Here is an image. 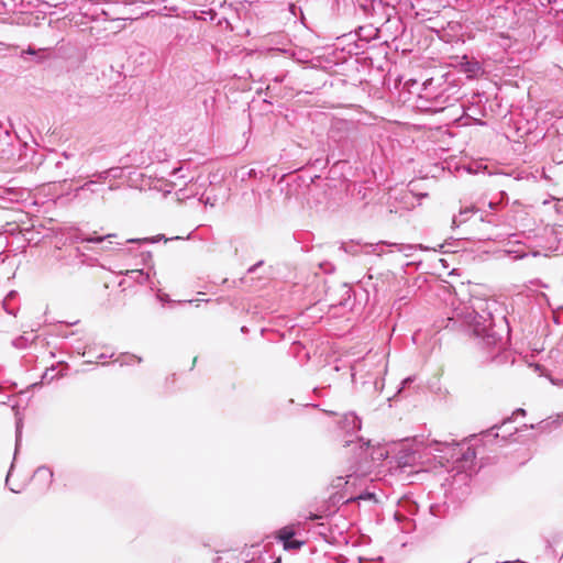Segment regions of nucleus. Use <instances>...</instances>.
<instances>
[{"instance_id": "nucleus-54", "label": "nucleus", "mask_w": 563, "mask_h": 563, "mask_svg": "<svg viewBox=\"0 0 563 563\" xmlns=\"http://www.w3.org/2000/svg\"><path fill=\"white\" fill-rule=\"evenodd\" d=\"M438 452H444V449H435Z\"/></svg>"}, {"instance_id": "nucleus-1", "label": "nucleus", "mask_w": 563, "mask_h": 563, "mask_svg": "<svg viewBox=\"0 0 563 563\" xmlns=\"http://www.w3.org/2000/svg\"><path fill=\"white\" fill-rule=\"evenodd\" d=\"M497 306L496 301L484 302L477 309L467 312L466 319L473 334L488 352L486 360L503 363L507 358L505 335L509 333V324Z\"/></svg>"}, {"instance_id": "nucleus-23", "label": "nucleus", "mask_w": 563, "mask_h": 563, "mask_svg": "<svg viewBox=\"0 0 563 563\" xmlns=\"http://www.w3.org/2000/svg\"><path fill=\"white\" fill-rule=\"evenodd\" d=\"M32 341L33 339L31 340L25 335H20L12 341V345L16 349L23 350L26 349Z\"/></svg>"}, {"instance_id": "nucleus-46", "label": "nucleus", "mask_w": 563, "mask_h": 563, "mask_svg": "<svg viewBox=\"0 0 563 563\" xmlns=\"http://www.w3.org/2000/svg\"><path fill=\"white\" fill-rule=\"evenodd\" d=\"M114 189H117V186H114V185L109 186V190H114Z\"/></svg>"}, {"instance_id": "nucleus-11", "label": "nucleus", "mask_w": 563, "mask_h": 563, "mask_svg": "<svg viewBox=\"0 0 563 563\" xmlns=\"http://www.w3.org/2000/svg\"><path fill=\"white\" fill-rule=\"evenodd\" d=\"M374 362H376L375 365H369L365 367L363 375L365 376V379H369L371 376H375L376 379H384V375L387 372V363L384 361L383 356H379L377 354L369 356Z\"/></svg>"}, {"instance_id": "nucleus-4", "label": "nucleus", "mask_w": 563, "mask_h": 563, "mask_svg": "<svg viewBox=\"0 0 563 563\" xmlns=\"http://www.w3.org/2000/svg\"><path fill=\"white\" fill-rule=\"evenodd\" d=\"M358 477L354 474L339 476L332 481V488L335 489L331 498L334 503L349 504L356 500H371L375 498L374 493L361 492L354 493L353 488Z\"/></svg>"}, {"instance_id": "nucleus-14", "label": "nucleus", "mask_w": 563, "mask_h": 563, "mask_svg": "<svg viewBox=\"0 0 563 563\" xmlns=\"http://www.w3.org/2000/svg\"><path fill=\"white\" fill-rule=\"evenodd\" d=\"M338 290H339L340 296H341L339 300L332 299V295L328 294V297L331 300L330 306H332V307H336V306L350 307V306H352V288L349 287L346 284H341L339 286Z\"/></svg>"}, {"instance_id": "nucleus-32", "label": "nucleus", "mask_w": 563, "mask_h": 563, "mask_svg": "<svg viewBox=\"0 0 563 563\" xmlns=\"http://www.w3.org/2000/svg\"><path fill=\"white\" fill-rule=\"evenodd\" d=\"M100 13L104 16V20H111V21H114V20H118L119 18L117 16H112L110 14L109 11L104 10V9H101Z\"/></svg>"}, {"instance_id": "nucleus-18", "label": "nucleus", "mask_w": 563, "mask_h": 563, "mask_svg": "<svg viewBox=\"0 0 563 563\" xmlns=\"http://www.w3.org/2000/svg\"><path fill=\"white\" fill-rule=\"evenodd\" d=\"M433 100H434V109L442 110L448 106H452L457 100V98L451 97L450 95H445V92L442 91V92L438 93L437 96H434Z\"/></svg>"}, {"instance_id": "nucleus-26", "label": "nucleus", "mask_w": 563, "mask_h": 563, "mask_svg": "<svg viewBox=\"0 0 563 563\" xmlns=\"http://www.w3.org/2000/svg\"><path fill=\"white\" fill-rule=\"evenodd\" d=\"M54 371H55V367H54V366H53V367H51V368H47V369L44 372V374L42 375V379H41V382H40V383H34V384H32V387H33V388H34V387H37V386H38V385H41L44 380H47V382L53 380V379L55 378V376H54V375H51V376H49V372H54Z\"/></svg>"}, {"instance_id": "nucleus-31", "label": "nucleus", "mask_w": 563, "mask_h": 563, "mask_svg": "<svg viewBox=\"0 0 563 563\" xmlns=\"http://www.w3.org/2000/svg\"><path fill=\"white\" fill-rule=\"evenodd\" d=\"M496 429H497V427L495 426V427L490 428L489 430H487L485 433V437H487V438L493 437V438L497 439L499 437V433L495 432Z\"/></svg>"}, {"instance_id": "nucleus-53", "label": "nucleus", "mask_w": 563, "mask_h": 563, "mask_svg": "<svg viewBox=\"0 0 563 563\" xmlns=\"http://www.w3.org/2000/svg\"><path fill=\"white\" fill-rule=\"evenodd\" d=\"M351 442H353V441L352 440H346L345 444L349 445Z\"/></svg>"}, {"instance_id": "nucleus-36", "label": "nucleus", "mask_w": 563, "mask_h": 563, "mask_svg": "<svg viewBox=\"0 0 563 563\" xmlns=\"http://www.w3.org/2000/svg\"><path fill=\"white\" fill-rule=\"evenodd\" d=\"M13 466H14V462H12L11 467H10V470H9L8 474H7V478H5V485H7V486L9 485V479H10L11 472H12V470H13Z\"/></svg>"}, {"instance_id": "nucleus-48", "label": "nucleus", "mask_w": 563, "mask_h": 563, "mask_svg": "<svg viewBox=\"0 0 563 563\" xmlns=\"http://www.w3.org/2000/svg\"><path fill=\"white\" fill-rule=\"evenodd\" d=\"M508 422H510V419L505 420V421L503 422L501 427H505Z\"/></svg>"}, {"instance_id": "nucleus-8", "label": "nucleus", "mask_w": 563, "mask_h": 563, "mask_svg": "<svg viewBox=\"0 0 563 563\" xmlns=\"http://www.w3.org/2000/svg\"><path fill=\"white\" fill-rule=\"evenodd\" d=\"M417 459V453L411 448L402 445L398 452L390 457L388 462L389 468L405 471L406 467L413 466Z\"/></svg>"}, {"instance_id": "nucleus-41", "label": "nucleus", "mask_w": 563, "mask_h": 563, "mask_svg": "<svg viewBox=\"0 0 563 563\" xmlns=\"http://www.w3.org/2000/svg\"><path fill=\"white\" fill-rule=\"evenodd\" d=\"M164 10H170L173 12H176L177 8H175V7H173V8L164 7Z\"/></svg>"}, {"instance_id": "nucleus-16", "label": "nucleus", "mask_w": 563, "mask_h": 563, "mask_svg": "<svg viewBox=\"0 0 563 563\" xmlns=\"http://www.w3.org/2000/svg\"><path fill=\"white\" fill-rule=\"evenodd\" d=\"M87 180L76 187L74 189V196L80 198L84 194L90 192L91 195L98 194L100 189L98 188L97 181L91 177V179L86 178Z\"/></svg>"}, {"instance_id": "nucleus-13", "label": "nucleus", "mask_w": 563, "mask_h": 563, "mask_svg": "<svg viewBox=\"0 0 563 563\" xmlns=\"http://www.w3.org/2000/svg\"><path fill=\"white\" fill-rule=\"evenodd\" d=\"M563 421V412L558 413L554 418L549 417L541 420L537 424H530V429H538L540 432H550L560 427Z\"/></svg>"}, {"instance_id": "nucleus-52", "label": "nucleus", "mask_w": 563, "mask_h": 563, "mask_svg": "<svg viewBox=\"0 0 563 563\" xmlns=\"http://www.w3.org/2000/svg\"><path fill=\"white\" fill-rule=\"evenodd\" d=\"M4 134H5L7 136H9V135H10L9 130H4Z\"/></svg>"}, {"instance_id": "nucleus-19", "label": "nucleus", "mask_w": 563, "mask_h": 563, "mask_svg": "<svg viewBox=\"0 0 563 563\" xmlns=\"http://www.w3.org/2000/svg\"><path fill=\"white\" fill-rule=\"evenodd\" d=\"M125 276L140 285H144L150 280V273L143 269H129L125 272Z\"/></svg>"}, {"instance_id": "nucleus-28", "label": "nucleus", "mask_w": 563, "mask_h": 563, "mask_svg": "<svg viewBox=\"0 0 563 563\" xmlns=\"http://www.w3.org/2000/svg\"><path fill=\"white\" fill-rule=\"evenodd\" d=\"M108 173L110 179H118L122 176L123 170L121 167H111L108 168Z\"/></svg>"}, {"instance_id": "nucleus-38", "label": "nucleus", "mask_w": 563, "mask_h": 563, "mask_svg": "<svg viewBox=\"0 0 563 563\" xmlns=\"http://www.w3.org/2000/svg\"><path fill=\"white\" fill-rule=\"evenodd\" d=\"M321 517L319 515H314V514H310V516L307 518L309 520H317V519H320Z\"/></svg>"}, {"instance_id": "nucleus-20", "label": "nucleus", "mask_w": 563, "mask_h": 563, "mask_svg": "<svg viewBox=\"0 0 563 563\" xmlns=\"http://www.w3.org/2000/svg\"><path fill=\"white\" fill-rule=\"evenodd\" d=\"M34 476L42 479L46 486L51 485L53 481V471L48 466H40L34 472Z\"/></svg>"}, {"instance_id": "nucleus-12", "label": "nucleus", "mask_w": 563, "mask_h": 563, "mask_svg": "<svg viewBox=\"0 0 563 563\" xmlns=\"http://www.w3.org/2000/svg\"><path fill=\"white\" fill-rule=\"evenodd\" d=\"M340 427L345 433L353 434L361 430L362 421L354 412H349L343 416Z\"/></svg>"}, {"instance_id": "nucleus-47", "label": "nucleus", "mask_w": 563, "mask_h": 563, "mask_svg": "<svg viewBox=\"0 0 563 563\" xmlns=\"http://www.w3.org/2000/svg\"><path fill=\"white\" fill-rule=\"evenodd\" d=\"M495 206H496V203H494V202H489V208H490V209H495Z\"/></svg>"}, {"instance_id": "nucleus-43", "label": "nucleus", "mask_w": 563, "mask_h": 563, "mask_svg": "<svg viewBox=\"0 0 563 563\" xmlns=\"http://www.w3.org/2000/svg\"><path fill=\"white\" fill-rule=\"evenodd\" d=\"M363 445H365V446H366V452H367V451L369 450V441H367V442H363Z\"/></svg>"}, {"instance_id": "nucleus-6", "label": "nucleus", "mask_w": 563, "mask_h": 563, "mask_svg": "<svg viewBox=\"0 0 563 563\" xmlns=\"http://www.w3.org/2000/svg\"><path fill=\"white\" fill-rule=\"evenodd\" d=\"M443 445L444 449L450 451V459L459 464L460 468L470 467L476 459V452L473 448L467 446L464 449L460 443H439Z\"/></svg>"}, {"instance_id": "nucleus-49", "label": "nucleus", "mask_w": 563, "mask_h": 563, "mask_svg": "<svg viewBox=\"0 0 563 563\" xmlns=\"http://www.w3.org/2000/svg\"><path fill=\"white\" fill-rule=\"evenodd\" d=\"M272 563H282V559H280V558H278V559H276V560H275L274 562H272Z\"/></svg>"}, {"instance_id": "nucleus-7", "label": "nucleus", "mask_w": 563, "mask_h": 563, "mask_svg": "<svg viewBox=\"0 0 563 563\" xmlns=\"http://www.w3.org/2000/svg\"><path fill=\"white\" fill-rule=\"evenodd\" d=\"M385 246L396 247L397 251L402 253L406 257L411 256L413 254V251L417 250V247L422 249L421 245L388 243L386 241H379L377 243H366L363 245V249L364 253L366 254L373 253L380 256L384 253Z\"/></svg>"}, {"instance_id": "nucleus-10", "label": "nucleus", "mask_w": 563, "mask_h": 563, "mask_svg": "<svg viewBox=\"0 0 563 563\" xmlns=\"http://www.w3.org/2000/svg\"><path fill=\"white\" fill-rule=\"evenodd\" d=\"M367 279L373 280L372 287L374 288L375 292L378 294L388 291L391 284L396 280V276L393 272L386 271L377 273L376 275L368 273Z\"/></svg>"}, {"instance_id": "nucleus-34", "label": "nucleus", "mask_w": 563, "mask_h": 563, "mask_svg": "<svg viewBox=\"0 0 563 563\" xmlns=\"http://www.w3.org/2000/svg\"><path fill=\"white\" fill-rule=\"evenodd\" d=\"M157 298H158V300H159V301H162V302H169V297H168V295H167V294H158V295H157Z\"/></svg>"}, {"instance_id": "nucleus-21", "label": "nucleus", "mask_w": 563, "mask_h": 563, "mask_svg": "<svg viewBox=\"0 0 563 563\" xmlns=\"http://www.w3.org/2000/svg\"><path fill=\"white\" fill-rule=\"evenodd\" d=\"M369 456L373 461H385L390 460L389 452L385 446L373 448L369 452Z\"/></svg>"}, {"instance_id": "nucleus-24", "label": "nucleus", "mask_w": 563, "mask_h": 563, "mask_svg": "<svg viewBox=\"0 0 563 563\" xmlns=\"http://www.w3.org/2000/svg\"><path fill=\"white\" fill-rule=\"evenodd\" d=\"M90 177H92L98 185L104 184L108 180H110L108 169L102 172H96L92 175H89V178Z\"/></svg>"}, {"instance_id": "nucleus-35", "label": "nucleus", "mask_w": 563, "mask_h": 563, "mask_svg": "<svg viewBox=\"0 0 563 563\" xmlns=\"http://www.w3.org/2000/svg\"><path fill=\"white\" fill-rule=\"evenodd\" d=\"M514 416H526V410L522 408H518L514 411Z\"/></svg>"}, {"instance_id": "nucleus-30", "label": "nucleus", "mask_w": 563, "mask_h": 563, "mask_svg": "<svg viewBox=\"0 0 563 563\" xmlns=\"http://www.w3.org/2000/svg\"><path fill=\"white\" fill-rule=\"evenodd\" d=\"M413 382V378L412 377H407L405 378L401 384H400V387L398 388L397 390V394H400L407 385L411 384Z\"/></svg>"}, {"instance_id": "nucleus-40", "label": "nucleus", "mask_w": 563, "mask_h": 563, "mask_svg": "<svg viewBox=\"0 0 563 563\" xmlns=\"http://www.w3.org/2000/svg\"><path fill=\"white\" fill-rule=\"evenodd\" d=\"M3 307H4L5 311H7L9 314H13V316L15 314L14 310H10V309H8V308H7V306H5V303H3Z\"/></svg>"}, {"instance_id": "nucleus-17", "label": "nucleus", "mask_w": 563, "mask_h": 563, "mask_svg": "<svg viewBox=\"0 0 563 563\" xmlns=\"http://www.w3.org/2000/svg\"><path fill=\"white\" fill-rule=\"evenodd\" d=\"M475 212H477L475 207H465L461 209L459 214L453 217L452 224L454 227H460L461 224L465 223Z\"/></svg>"}, {"instance_id": "nucleus-27", "label": "nucleus", "mask_w": 563, "mask_h": 563, "mask_svg": "<svg viewBox=\"0 0 563 563\" xmlns=\"http://www.w3.org/2000/svg\"><path fill=\"white\" fill-rule=\"evenodd\" d=\"M262 176H263V172L262 170H257L255 168H251L247 172H245L244 174H242V180H244L246 177L247 178H257V177H262Z\"/></svg>"}, {"instance_id": "nucleus-5", "label": "nucleus", "mask_w": 563, "mask_h": 563, "mask_svg": "<svg viewBox=\"0 0 563 563\" xmlns=\"http://www.w3.org/2000/svg\"><path fill=\"white\" fill-rule=\"evenodd\" d=\"M354 123L347 120H335L329 130V140L341 148H346L354 135Z\"/></svg>"}, {"instance_id": "nucleus-3", "label": "nucleus", "mask_w": 563, "mask_h": 563, "mask_svg": "<svg viewBox=\"0 0 563 563\" xmlns=\"http://www.w3.org/2000/svg\"><path fill=\"white\" fill-rule=\"evenodd\" d=\"M375 364L376 362L371 357H365L362 361H357L351 367L354 388L366 399L376 398L385 386L384 379H376L375 376H371L369 379H365V376L363 375L365 367Z\"/></svg>"}, {"instance_id": "nucleus-29", "label": "nucleus", "mask_w": 563, "mask_h": 563, "mask_svg": "<svg viewBox=\"0 0 563 563\" xmlns=\"http://www.w3.org/2000/svg\"><path fill=\"white\" fill-rule=\"evenodd\" d=\"M21 422L19 421L16 423V441H15V452H18L19 450V445H20V441H21ZM16 455V453H14V456Z\"/></svg>"}, {"instance_id": "nucleus-2", "label": "nucleus", "mask_w": 563, "mask_h": 563, "mask_svg": "<svg viewBox=\"0 0 563 563\" xmlns=\"http://www.w3.org/2000/svg\"><path fill=\"white\" fill-rule=\"evenodd\" d=\"M85 161L84 152L69 148L62 153L52 152L45 157L44 164L46 168L51 169L54 178L66 183L89 178L88 174L81 173Z\"/></svg>"}, {"instance_id": "nucleus-25", "label": "nucleus", "mask_w": 563, "mask_h": 563, "mask_svg": "<svg viewBox=\"0 0 563 563\" xmlns=\"http://www.w3.org/2000/svg\"><path fill=\"white\" fill-rule=\"evenodd\" d=\"M161 240L167 241L165 235L159 234V235H156L154 238L130 239V240H128V242H130V243H155V242H158Z\"/></svg>"}, {"instance_id": "nucleus-51", "label": "nucleus", "mask_w": 563, "mask_h": 563, "mask_svg": "<svg viewBox=\"0 0 563 563\" xmlns=\"http://www.w3.org/2000/svg\"><path fill=\"white\" fill-rule=\"evenodd\" d=\"M241 331H242V332H246V331H247V328L244 325V327H242V328H241Z\"/></svg>"}, {"instance_id": "nucleus-42", "label": "nucleus", "mask_w": 563, "mask_h": 563, "mask_svg": "<svg viewBox=\"0 0 563 563\" xmlns=\"http://www.w3.org/2000/svg\"><path fill=\"white\" fill-rule=\"evenodd\" d=\"M91 4H99L100 2H103L102 0H90Z\"/></svg>"}, {"instance_id": "nucleus-22", "label": "nucleus", "mask_w": 563, "mask_h": 563, "mask_svg": "<svg viewBox=\"0 0 563 563\" xmlns=\"http://www.w3.org/2000/svg\"><path fill=\"white\" fill-rule=\"evenodd\" d=\"M141 363L142 362V358L134 355V354H129V353H125V354H122L120 355L115 361L114 363H119L120 366H124V365H132L134 363Z\"/></svg>"}, {"instance_id": "nucleus-9", "label": "nucleus", "mask_w": 563, "mask_h": 563, "mask_svg": "<svg viewBox=\"0 0 563 563\" xmlns=\"http://www.w3.org/2000/svg\"><path fill=\"white\" fill-rule=\"evenodd\" d=\"M296 530L295 527L289 525L280 528L276 532V540L279 541L286 551L299 550L303 545V541L295 539Z\"/></svg>"}, {"instance_id": "nucleus-33", "label": "nucleus", "mask_w": 563, "mask_h": 563, "mask_svg": "<svg viewBox=\"0 0 563 563\" xmlns=\"http://www.w3.org/2000/svg\"><path fill=\"white\" fill-rule=\"evenodd\" d=\"M264 264V261H258L257 263H255L254 265H252L249 269H247V273L252 274L254 273L258 267H261L262 265Z\"/></svg>"}, {"instance_id": "nucleus-37", "label": "nucleus", "mask_w": 563, "mask_h": 563, "mask_svg": "<svg viewBox=\"0 0 563 563\" xmlns=\"http://www.w3.org/2000/svg\"><path fill=\"white\" fill-rule=\"evenodd\" d=\"M481 221H483V222H484V221H486V222H488V223H494V224H496V220H495L494 218H488V217L484 218V217H481Z\"/></svg>"}, {"instance_id": "nucleus-50", "label": "nucleus", "mask_w": 563, "mask_h": 563, "mask_svg": "<svg viewBox=\"0 0 563 563\" xmlns=\"http://www.w3.org/2000/svg\"><path fill=\"white\" fill-rule=\"evenodd\" d=\"M106 357H107V356H106L104 354H100V355L98 356V358H99V360H102V358H106Z\"/></svg>"}, {"instance_id": "nucleus-45", "label": "nucleus", "mask_w": 563, "mask_h": 563, "mask_svg": "<svg viewBox=\"0 0 563 563\" xmlns=\"http://www.w3.org/2000/svg\"><path fill=\"white\" fill-rule=\"evenodd\" d=\"M360 563H368V560L360 558Z\"/></svg>"}, {"instance_id": "nucleus-15", "label": "nucleus", "mask_w": 563, "mask_h": 563, "mask_svg": "<svg viewBox=\"0 0 563 563\" xmlns=\"http://www.w3.org/2000/svg\"><path fill=\"white\" fill-rule=\"evenodd\" d=\"M73 238L75 241L88 242V243H101L104 240H108L110 243H112V239L117 238V235L115 234H107V235L100 236V235H96V234L90 235V234H85L81 232H76Z\"/></svg>"}, {"instance_id": "nucleus-44", "label": "nucleus", "mask_w": 563, "mask_h": 563, "mask_svg": "<svg viewBox=\"0 0 563 563\" xmlns=\"http://www.w3.org/2000/svg\"><path fill=\"white\" fill-rule=\"evenodd\" d=\"M9 489H10L11 492H13V493H20V489H15V488H13V487H9Z\"/></svg>"}, {"instance_id": "nucleus-39", "label": "nucleus", "mask_w": 563, "mask_h": 563, "mask_svg": "<svg viewBox=\"0 0 563 563\" xmlns=\"http://www.w3.org/2000/svg\"><path fill=\"white\" fill-rule=\"evenodd\" d=\"M353 246H354V245H351V247H353ZM343 249H344V252H350V253H352V254H355V253H356V251H353L352 249H347L346 246H343Z\"/></svg>"}]
</instances>
